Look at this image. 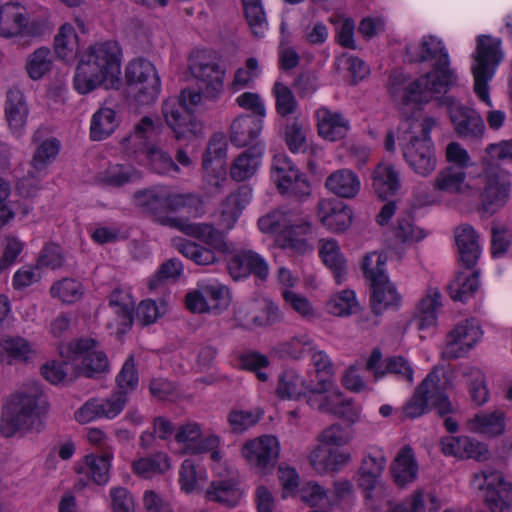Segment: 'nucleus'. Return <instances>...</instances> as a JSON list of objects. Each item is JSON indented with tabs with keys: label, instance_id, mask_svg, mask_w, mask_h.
<instances>
[{
	"label": "nucleus",
	"instance_id": "nucleus-1",
	"mask_svg": "<svg viewBox=\"0 0 512 512\" xmlns=\"http://www.w3.org/2000/svg\"><path fill=\"white\" fill-rule=\"evenodd\" d=\"M414 60L433 62V69L406 86L402 95L404 102L428 103L456 83L457 76L450 68L448 51L437 37L424 36Z\"/></svg>",
	"mask_w": 512,
	"mask_h": 512
},
{
	"label": "nucleus",
	"instance_id": "nucleus-2",
	"mask_svg": "<svg viewBox=\"0 0 512 512\" xmlns=\"http://www.w3.org/2000/svg\"><path fill=\"white\" fill-rule=\"evenodd\" d=\"M121 50L115 41L95 43L81 56L73 78L75 90L87 94L101 85L112 87L118 81Z\"/></svg>",
	"mask_w": 512,
	"mask_h": 512
},
{
	"label": "nucleus",
	"instance_id": "nucleus-3",
	"mask_svg": "<svg viewBox=\"0 0 512 512\" xmlns=\"http://www.w3.org/2000/svg\"><path fill=\"white\" fill-rule=\"evenodd\" d=\"M503 59L501 41L486 35L477 38L471 71L474 78V93L487 107L493 108L488 82L493 78L496 67ZM506 120L502 110L490 109L486 121L490 129L499 130Z\"/></svg>",
	"mask_w": 512,
	"mask_h": 512
},
{
	"label": "nucleus",
	"instance_id": "nucleus-4",
	"mask_svg": "<svg viewBox=\"0 0 512 512\" xmlns=\"http://www.w3.org/2000/svg\"><path fill=\"white\" fill-rule=\"evenodd\" d=\"M435 125V119L430 117L422 120L407 118L397 129L398 138L407 140L402 145L404 160L409 168L421 177H429L437 167L435 147L430 137Z\"/></svg>",
	"mask_w": 512,
	"mask_h": 512
},
{
	"label": "nucleus",
	"instance_id": "nucleus-5",
	"mask_svg": "<svg viewBox=\"0 0 512 512\" xmlns=\"http://www.w3.org/2000/svg\"><path fill=\"white\" fill-rule=\"evenodd\" d=\"M133 203L142 213L152 216L154 221L197 238L216 248H224L221 232L207 223H189L179 217L164 214V188L139 190L133 195Z\"/></svg>",
	"mask_w": 512,
	"mask_h": 512
},
{
	"label": "nucleus",
	"instance_id": "nucleus-6",
	"mask_svg": "<svg viewBox=\"0 0 512 512\" xmlns=\"http://www.w3.org/2000/svg\"><path fill=\"white\" fill-rule=\"evenodd\" d=\"M47 399L37 384H31L12 396L2 414L1 431L10 437L17 431L37 426L47 411Z\"/></svg>",
	"mask_w": 512,
	"mask_h": 512
},
{
	"label": "nucleus",
	"instance_id": "nucleus-7",
	"mask_svg": "<svg viewBox=\"0 0 512 512\" xmlns=\"http://www.w3.org/2000/svg\"><path fill=\"white\" fill-rule=\"evenodd\" d=\"M201 101V92L183 89L178 96L169 97L163 102L162 116L177 141L192 140L204 135V123L192 113Z\"/></svg>",
	"mask_w": 512,
	"mask_h": 512
},
{
	"label": "nucleus",
	"instance_id": "nucleus-8",
	"mask_svg": "<svg viewBox=\"0 0 512 512\" xmlns=\"http://www.w3.org/2000/svg\"><path fill=\"white\" fill-rule=\"evenodd\" d=\"M159 128L152 118L145 116L135 125L134 130L121 140V145L130 155H143L158 174L180 173V167L170 154L153 143L160 132Z\"/></svg>",
	"mask_w": 512,
	"mask_h": 512
},
{
	"label": "nucleus",
	"instance_id": "nucleus-9",
	"mask_svg": "<svg viewBox=\"0 0 512 512\" xmlns=\"http://www.w3.org/2000/svg\"><path fill=\"white\" fill-rule=\"evenodd\" d=\"M258 227L263 233L278 235L282 248L298 254L311 251L310 245L303 238L311 232V225L300 213L289 209H276L258 219Z\"/></svg>",
	"mask_w": 512,
	"mask_h": 512
},
{
	"label": "nucleus",
	"instance_id": "nucleus-10",
	"mask_svg": "<svg viewBox=\"0 0 512 512\" xmlns=\"http://www.w3.org/2000/svg\"><path fill=\"white\" fill-rule=\"evenodd\" d=\"M126 93L136 105H150L156 101L161 82L155 66L148 60L137 58L125 68Z\"/></svg>",
	"mask_w": 512,
	"mask_h": 512
},
{
	"label": "nucleus",
	"instance_id": "nucleus-11",
	"mask_svg": "<svg viewBox=\"0 0 512 512\" xmlns=\"http://www.w3.org/2000/svg\"><path fill=\"white\" fill-rule=\"evenodd\" d=\"M61 355L72 361L76 376L94 377L108 367V360L98 343L93 339H79L69 343Z\"/></svg>",
	"mask_w": 512,
	"mask_h": 512
},
{
	"label": "nucleus",
	"instance_id": "nucleus-12",
	"mask_svg": "<svg viewBox=\"0 0 512 512\" xmlns=\"http://www.w3.org/2000/svg\"><path fill=\"white\" fill-rule=\"evenodd\" d=\"M49 29L46 19L29 20L25 7L19 3L0 6V37L39 36Z\"/></svg>",
	"mask_w": 512,
	"mask_h": 512
},
{
	"label": "nucleus",
	"instance_id": "nucleus-13",
	"mask_svg": "<svg viewBox=\"0 0 512 512\" xmlns=\"http://www.w3.org/2000/svg\"><path fill=\"white\" fill-rule=\"evenodd\" d=\"M192 76L204 84L205 92L210 97H217L223 90L225 69L219 57L212 51L194 52L189 59Z\"/></svg>",
	"mask_w": 512,
	"mask_h": 512
},
{
	"label": "nucleus",
	"instance_id": "nucleus-14",
	"mask_svg": "<svg viewBox=\"0 0 512 512\" xmlns=\"http://www.w3.org/2000/svg\"><path fill=\"white\" fill-rule=\"evenodd\" d=\"M480 191L481 209L487 216L501 210L508 202L511 183L492 168L485 169L476 176Z\"/></svg>",
	"mask_w": 512,
	"mask_h": 512
},
{
	"label": "nucleus",
	"instance_id": "nucleus-15",
	"mask_svg": "<svg viewBox=\"0 0 512 512\" xmlns=\"http://www.w3.org/2000/svg\"><path fill=\"white\" fill-rule=\"evenodd\" d=\"M474 479L491 512H504L512 507V483L501 472L488 468L475 474Z\"/></svg>",
	"mask_w": 512,
	"mask_h": 512
},
{
	"label": "nucleus",
	"instance_id": "nucleus-16",
	"mask_svg": "<svg viewBox=\"0 0 512 512\" xmlns=\"http://www.w3.org/2000/svg\"><path fill=\"white\" fill-rule=\"evenodd\" d=\"M281 313L269 299H256L240 303L234 309L233 320L246 330L268 327L279 322Z\"/></svg>",
	"mask_w": 512,
	"mask_h": 512
},
{
	"label": "nucleus",
	"instance_id": "nucleus-17",
	"mask_svg": "<svg viewBox=\"0 0 512 512\" xmlns=\"http://www.w3.org/2000/svg\"><path fill=\"white\" fill-rule=\"evenodd\" d=\"M279 451L277 438L272 435H263L246 442L241 454L251 467L260 472H267L276 465Z\"/></svg>",
	"mask_w": 512,
	"mask_h": 512
},
{
	"label": "nucleus",
	"instance_id": "nucleus-18",
	"mask_svg": "<svg viewBox=\"0 0 512 512\" xmlns=\"http://www.w3.org/2000/svg\"><path fill=\"white\" fill-rule=\"evenodd\" d=\"M432 185L436 191L468 198L477 196L480 191L476 177H468L465 170L455 166L441 169Z\"/></svg>",
	"mask_w": 512,
	"mask_h": 512
},
{
	"label": "nucleus",
	"instance_id": "nucleus-19",
	"mask_svg": "<svg viewBox=\"0 0 512 512\" xmlns=\"http://www.w3.org/2000/svg\"><path fill=\"white\" fill-rule=\"evenodd\" d=\"M482 332L474 320L458 323L447 335L446 344L442 350L445 360L464 357L480 340Z\"/></svg>",
	"mask_w": 512,
	"mask_h": 512
},
{
	"label": "nucleus",
	"instance_id": "nucleus-20",
	"mask_svg": "<svg viewBox=\"0 0 512 512\" xmlns=\"http://www.w3.org/2000/svg\"><path fill=\"white\" fill-rule=\"evenodd\" d=\"M127 397L123 393L113 392L109 397L92 398L76 410L74 417L80 424H87L96 419H114L124 409Z\"/></svg>",
	"mask_w": 512,
	"mask_h": 512
},
{
	"label": "nucleus",
	"instance_id": "nucleus-21",
	"mask_svg": "<svg viewBox=\"0 0 512 512\" xmlns=\"http://www.w3.org/2000/svg\"><path fill=\"white\" fill-rule=\"evenodd\" d=\"M386 462L387 460L382 448L370 446L364 451L357 473V482L367 498H371L372 492L380 486Z\"/></svg>",
	"mask_w": 512,
	"mask_h": 512
},
{
	"label": "nucleus",
	"instance_id": "nucleus-22",
	"mask_svg": "<svg viewBox=\"0 0 512 512\" xmlns=\"http://www.w3.org/2000/svg\"><path fill=\"white\" fill-rule=\"evenodd\" d=\"M449 382L445 374L438 369L431 370L423 381L417 386L421 395L434 407L437 412L444 416L454 413L455 407L447 396Z\"/></svg>",
	"mask_w": 512,
	"mask_h": 512
},
{
	"label": "nucleus",
	"instance_id": "nucleus-23",
	"mask_svg": "<svg viewBox=\"0 0 512 512\" xmlns=\"http://www.w3.org/2000/svg\"><path fill=\"white\" fill-rule=\"evenodd\" d=\"M174 439L182 446L180 454H203L220 445L218 436L203 435L201 426L196 422H187L178 426Z\"/></svg>",
	"mask_w": 512,
	"mask_h": 512
},
{
	"label": "nucleus",
	"instance_id": "nucleus-24",
	"mask_svg": "<svg viewBox=\"0 0 512 512\" xmlns=\"http://www.w3.org/2000/svg\"><path fill=\"white\" fill-rule=\"evenodd\" d=\"M111 459L112 454L109 452H105L102 455H86L75 467L76 473L79 475L75 487L83 489L89 482L97 485H106L109 481Z\"/></svg>",
	"mask_w": 512,
	"mask_h": 512
},
{
	"label": "nucleus",
	"instance_id": "nucleus-25",
	"mask_svg": "<svg viewBox=\"0 0 512 512\" xmlns=\"http://www.w3.org/2000/svg\"><path fill=\"white\" fill-rule=\"evenodd\" d=\"M344 396L332 378H319L315 385L308 389L307 404L322 413L333 415Z\"/></svg>",
	"mask_w": 512,
	"mask_h": 512
},
{
	"label": "nucleus",
	"instance_id": "nucleus-26",
	"mask_svg": "<svg viewBox=\"0 0 512 512\" xmlns=\"http://www.w3.org/2000/svg\"><path fill=\"white\" fill-rule=\"evenodd\" d=\"M228 269L236 280L252 274L260 281H266L269 276L267 261L253 250H241L235 253L228 262Z\"/></svg>",
	"mask_w": 512,
	"mask_h": 512
},
{
	"label": "nucleus",
	"instance_id": "nucleus-27",
	"mask_svg": "<svg viewBox=\"0 0 512 512\" xmlns=\"http://www.w3.org/2000/svg\"><path fill=\"white\" fill-rule=\"evenodd\" d=\"M449 115L454 129L459 136L476 139L484 135L485 124L476 110L451 100L449 103Z\"/></svg>",
	"mask_w": 512,
	"mask_h": 512
},
{
	"label": "nucleus",
	"instance_id": "nucleus-28",
	"mask_svg": "<svg viewBox=\"0 0 512 512\" xmlns=\"http://www.w3.org/2000/svg\"><path fill=\"white\" fill-rule=\"evenodd\" d=\"M318 135L329 142L345 138L350 130V121L338 111L320 107L315 111Z\"/></svg>",
	"mask_w": 512,
	"mask_h": 512
},
{
	"label": "nucleus",
	"instance_id": "nucleus-29",
	"mask_svg": "<svg viewBox=\"0 0 512 512\" xmlns=\"http://www.w3.org/2000/svg\"><path fill=\"white\" fill-rule=\"evenodd\" d=\"M318 217L328 230L339 233L350 227L352 210L336 199H322L318 203Z\"/></svg>",
	"mask_w": 512,
	"mask_h": 512
},
{
	"label": "nucleus",
	"instance_id": "nucleus-30",
	"mask_svg": "<svg viewBox=\"0 0 512 512\" xmlns=\"http://www.w3.org/2000/svg\"><path fill=\"white\" fill-rule=\"evenodd\" d=\"M441 450L445 455L461 459L473 458L485 461L490 457L486 445L467 436H447L441 440Z\"/></svg>",
	"mask_w": 512,
	"mask_h": 512
},
{
	"label": "nucleus",
	"instance_id": "nucleus-31",
	"mask_svg": "<svg viewBox=\"0 0 512 512\" xmlns=\"http://www.w3.org/2000/svg\"><path fill=\"white\" fill-rule=\"evenodd\" d=\"M309 463L318 474L338 472L351 461L347 451L317 445L309 454Z\"/></svg>",
	"mask_w": 512,
	"mask_h": 512
},
{
	"label": "nucleus",
	"instance_id": "nucleus-32",
	"mask_svg": "<svg viewBox=\"0 0 512 512\" xmlns=\"http://www.w3.org/2000/svg\"><path fill=\"white\" fill-rule=\"evenodd\" d=\"M251 197V189L246 186L227 195L219 205V224L227 230L232 229Z\"/></svg>",
	"mask_w": 512,
	"mask_h": 512
},
{
	"label": "nucleus",
	"instance_id": "nucleus-33",
	"mask_svg": "<svg viewBox=\"0 0 512 512\" xmlns=\"http://www.w3.org/2000/svg\"><path fill=\"white\" fill-rule=\"evenodd\" d=\"M372 188L380 198L395 195L401 188V172L392 163L380 162L371 175Z\"/></svg>",
	"mask_w": 512,
	"mask_h": 512
},
{
	"label": "nucleus",
	"instance_id": "nucleus-34",
	"mask_svg": "<svg viewBox=\"0 0 512 512\" xmlns=\"http://www.w3.org/2000/svg\"><path fill=\"white\" fill-rule=\"evenodd\" d=\"M454 235L460 261L467 268H472L477 263L481 254L479 235L468 224L457 227Z\"/></svg>",
	"mask_w": 512,
	"mask_h": 512
},
{
	"label": "nucleus",
	"instance_id": "nucleus-35",
	"mask_svg": "<svg viewBox=\"0 0 512 512\" xmlns=\"http://www.w3.org/2000/svg\"><path fill=\"white\" fill-rule=\"evenodd\" d=\"M263 121L259 117H250L246 114L237 116L231 123L230 141L237 147L252 144L263 129Z\"/></svg>",
	"mask_w": 512,
	"mask_h": 512
},
{
	"label": "nucleus",
	"instance_id": "nucleus-36",
	"mask_svg": "<svg viewBox=\"0 0 512 512\" xmlns=\"http://www.w3.org/2000/svg\"><path fill=\"white\" fill-rule=\"evenodd\" d=\"M29 109L23 93L19 89L7 92L5 117L10 130L17 136L22 134L27 122Z\"/></svg>",
	"mask_w": 512,
	"mask_h": 512
},
{
	"label": "nucleus",
	"instance_id": "nucleus-37",
	"mask_svg": "<svg viewBox=\"0 0 512 512\" xmlns=\"http://www.w3.org/2000/svg\"><path fill=\"white\" fill-rule=\"evenodd\" d=\"M263 153L264 146L261 143H255L243 151L230 167L231 178L241 182L252 177L261 164Z\"/></svg>",
	"mask_w": 512,
	"mask_h": 512
},
{
	"label": "nucleus",
	"instance_id": "nucleus-38",
	"mask_svg": "<svg viewBox=\"0 0 512 512\" xmlns=\"http://www.w3.org/2000/svg\"><path fill=\"white\" fill-rule=\"evenodd\" d=\"M318 251L322 262L332 271L336 282L341 284L346 279L347 261L338 242L333 238L320 239Z\"/></svg>",
	"mask_w": 512,
	"mask_h": 512
},
{
	"label": "nucleus",
	"instance_id": "nucleus-39",
	"mask_svg": "<svg viewBox=\"0 0 512 512\" xmlns=\"http://www.w3.org/2000/svg\"><path fill=\"white\" fill-rule=\"evenodd\" d=\"M325 187L338 197L351 199L359 193L361 182L353 171L339 169L326 178Z\"/></svg>",
	"mask_w": 512,
	"mask_h": 512
},
{
	"label": "nucleus",
	"instance_id": "nucleus-40",
	"mask_svg": "<svg viewBox=\"0 0 512 512\" xmlns=\"http://www.w3.org/2000/svg\"><path fill=\"white\" fill-rule=\"evenodd\" d=\"M391 474L399 487H404L416 480L418 465L411 447L404 446L400 449L391 464Z\"/></svg>",
	"mask_w": 512,
	"mask_h": 512
},
{
	"label": "nucleus",
	"instance_id": "nucleus-41",
	"mask_svg": "<svg viewBox=\"0 0 512 512\" xmlns=\"http://www.w3.org/2000/svg\"><path fill=\"white\" fill-rule=\"evenodd\" d=\"M131 469L135 475L144 479H151L156 475L165 474L171 469V458L167 453L158 451L134 459L131 463Z\"/></svg>",
	"mask_w": 512,
	"mask_h": 512
},
{
	"label": "nucleus",
	"instance_id": "nucleus-42",
	"mask_svg": "<svg viewBox=\"0 0 512 512\" xmlns=\"http://www.w3.org/2000/svg\"><path fill=\"white\" fill-rule=\"evenodd\" d=\"M208 475L205 468L192 459H185L179 468L180 489L186 494L204 493Z\"/></svg>",
	"mask_w": 512,
	"mask_h": 512
},
{
	"label": "nucleus",
	"instance_id": "nucleus-43",
	"mask_svg": "<svg viewBox=\"0 0 512 512\" xmlns=\"http://www.w3.org/2000/svg\"><path fill=\"white\" fill-rule=\"evenodd\" d=\"M221 235L223 234L221 233ZM222 239H224V236H222ZM223 242L225 245L224 248H216L208 243L209 248H207L183 238H176L173 240V246L184 257L192 260L197 265H210L216 262L214 250L223 252L228 249L225 240H223ZM204 243L206 244V242Z\"/></svg>",
	"mask_w": 512,
	"mask_h": 512
},
{
	"label": "nucleus",
	"instance_id": "nucleus-44",
	"mask_svg": "<svg viewBox=\"0 0 512 512\" xmlns=\"http://www.w3.org/2000/svg\"><path fill=\"white\" fill-rule=\"evenodd\" d=\"M33 141L35 150L30 162L31 168L38 175H45L47 167L56 159L60 151V142L54 137L40 141L37 134L34 135Z\"/></svg>",
	"mask_w": 512,
	"mask_h": 512
},
{
	"label": "nucleus",
	"instance_id": "nucleus-45",
	"mask_svg": "<svg viewBox=\"0 0 512 512\" xmlns=\"http://www.w3.org/2000/svg\"><path fill=\"white\" fill-rule=\"evenodd\" d=\"M203 494L207 501L230 508L236 506L242 497V492L233 480L213 481Z\"/></svg>",
	"mask_w": 512,
	"mask_h": 512
},
{
	"label": "nucleus",
	"instance_id": "nucleus-46",
	"mask_svg": "<svg viewBox=\"0 0 512 512\" xmlns=\"http://www.w3.org/2000/svg\"><path fill=\"white\" fill-rule=\"evenodd\" d=\"M116 112L109 107L99 108L91 117L90 138L93 141H101L112 135L119 125Z\"/></svg>",
	"mask_w": 512,
	"mask_h": 512
},
{
	"label": "nucleus",
	"instance_id": "nucleus-47",
	"mask_svg": "<svg viewBox=\"0 0 512 512\" xmlns=\"http://www.w3.org/2000/svg\"><path fill=\"white\" fill-rule=\"evenodd\" d=\"M470 431L493 437L503 433L505 429L504 414L496 410L490 413H478L467 421Z\"/></svg>",
	"mask_w": 512,
	"mask_h": 512
},
{
	"label": "nucleus",
	"instance_id": "nucleus-48",
	"mask_svg": "<svg viewBox=\"0 0 512 512\" xmlns=\"http://www.w3.org/2000/svg\"><path fill=\"white\" fill-rule=\"evenodd\" d=\"M188 208L190 213L200 216L205 212L202 197L192 193H172L164 189V213Z\"/></svg>",
	"mask_w": 512,
	"mask_h": 512
},
{
	"label": "nucleus",
	"instance_id": "nucleus-49",
	"mask_svg": "<svg viewBox=\"0 0 512 512\" xmlns=\"http://www.w3.org/2000/svg\"><path fill=\"white\" fill-rule=\"evenodd\" d=\"M305 379L295 369L284 370L278 379L276 394L282 399H298L308 392Z\"/></svg>",
	"mask_w": 512,
	"mask_h": 512
},
{
	"label": "nucleus",
	"instance_id": "nucleus-50",
	"mask_svg": "<svg viewBox=\"0 0 512 512\" xmlns=\"http://www.w3.org/2000/svg\"><path fill=\"white\" fill-rule=\"evenodd\" d=\"M371 285V307L372 311L378 315L389 306L398 304L400 296L394 285L387 277L370 284Z\"/></svg>",
	"mask_w": 512,
	"mask_h": 512
},
{
	"label": "nucleus",
	"instance_id": "nucleus-51",
	"mask_svg": "<svg viewBox=\"0 0 512 512\" xmlns=\"http://www.w3.org/2000/svg\"><path fill=\"white\" fill-rule=\"evenodd\" d=\"M54 49L59 58L70 61L76 58L79 41L75 28L71 24H63L55 36Z\"/></svg>",
	"mask_w": 512,
	"mask_h": 512
},
{
	"label": "nucleus",
	"instance_id": "nucleus-52",
	"mask_svg": "<svg viewBox=\"0 0 512 512\" xmlns=\"http://www.w3.org/2000/svg\"><path fill=\"white\" fill-rule=\"evenodd\" d=\"M326 308L328 313L334 316L347 317L357 313L360 306L355 292L351 289H344L331 295Z\"/></svg>",
	"mask_w": 512,
	"mask_h": 512
},
{
	"label": "nucleus",
	"instance_id": "nucleus-53",
	"mask_svg": "<svg viewBox=\"0 0 512 512\" xmlns=\"http://www.w3.org/2000/svg\"><path fill=\"white\" fill-rule=\"evenodd\" d=\"M479 288V278L476 272H460L449 283L448 292L453 300L464 302L472 297Z\"/></svg>",
	"mask_w": 512,
	"mask_h": 512
},
{
	"label": "nucleus",
	"instance_id": "nucleus-54",
	"mask_svg": "<svg viewBox=\"0 0 512 512\" xmlns=\"http://www.w3.org/2000/svg\"><path fill=\"white\" fill-rule=\"evenodd\" d=\"M313 346V339L308 333H299L279 343L276 347V352L281 357L299 360L306 352L312 351Z\"/></svg>",
	"mask_w": 512,
	"mask_h": 512
},
{
	"label": "nucleus",
	"instance_id": "nucleus-55",
	"mask_svg": "<svg viewBox=\"0 0 512 512\" xmlns=\"http://www.w3.org/2000/svg\"><path fill=\"white\" fill-rule=\"evenodd\" d=\"M140 178V173L134 168L115 164L99 174L101 184L108 187H121Z\"/></svg>",
	"mask_w": 512,
	"mask_h": 512
},
{
	"label": "nucleus",
	"instance_id": "nucleus-56",
	"mask_svg": "<svg viewBox=\"0 0 512 512\" xmlns=\"http://www.w3.org/2000/svg\"><path fill=\"white\" fill-rule=\"evenodd\" d=\"M41 371L43 377L52 384L68 383L77 377L76 369L69 359L47 362Z\"/></svg>",
	"mask_w": 512,
	"mask_h": 512
},
{
	"label": "nucleus",
	"instance_id": "nucleus-57",
	"mask_svg": "<svg viewBox=\"0 0 512 512\" xmlns=\"http://www.w3.org/2000/svg\"><path fill=\"white\" fill-rule=\"evenodd\" d=\"M441 294L437 289H430L418 307V328L425 329L436 324V311L441 306Z\"/></svg>",
	"mask_w": 512,
	"mask_h": 512
},
{
	"label": "nucleus",
	"instance_id": "nucleus-58",
	"mask_svg": "<svg viewBox=\"0 0 512 512\" xmlns=\"http://www.w3.org/2000/svg\"><path fill=\"white\" fill-rule=\"evenodd\" d=\"M246 20L257 37L264 35L267 30L266 13L261 0H241Z\"/></svg>",
	"mask_w": 512,
	"mask_h": 512
},
{
	"label": "nucleus",
	"instance_id": "nucleus-59",
	"mask_svg": "<svg viewBox=\"0 0 512 512\" xmlns=\"http://www.w3.org/2000/svg\"><path fill=\"white\" fill-rule=\"evenodd\" d=\"M50 294L63 303L71 304L81 299L83 287L79 281L73 278H63L52 284Z\"/></svg>",
	"mask_w": 512,
	"mask_h": 512
},
{
	"label": "nucleus",
	"instance_id": "nucleus-60",
	"mask_svg": "<svg viewBox=\"0 0 512 512\" xmlns=\"http://www.w3.org/2000/svg\"><path fill=\"white\" fill-rule=\"evenodd\" d=\"M52 67L51 51L46 47L36 49L27 57L26 70L33 80L42 78Z\"/></svg>",
	"mask_w": 512,
	"mask_h": 512
},
{
	"label": "nucleus",
	"instance_id": "nucleus-61",
	"mask_svg": "<svg viewBox=\"0 0 512 512\" xmlns=\"http://www.w3.org/2000/svg\"><path fill=\"white\" fill-rule=\"evenodd\" d=\"M276 185L278 191L283 195L292 196L298 199H302L310 195L311 187L306 177L299 172H294V175H288L282 181Z\"/></svg>",
	"mask_w": 512,
	"mask_h": 512
},
{
	"label": "nucleus",
	"instance_id": "nucleus-62",
	"mask_svg": "<svg viewBox=\"0 0 512 512\" xmlns=\"http://www.w3.org/2000/svg\"><path fill=\"white\" fill-rule=\"evenodd\" d=\"M352 438V433L347 428L339 423H333L320 432L317 440L320 444L333 448L348 445Z\"/></svg>",
	"mask_w": 512,
	"mask_h": 512
},
{
	"label": "nucleus",
	"instance_id": "nucleus-63",
	"mask_svg": "<svg viewBox=\"0 0 512 512\" xmlns=\"http://www.w3.org/2000/svg\"><path fill=\"white\" fill-rule=\"evenodd\" d=\"M470 397L476 405H482L488 401L489 393L485 382V376L477 368H469L465 372Z\"/></svg>",
	"mask_w": 512,
	"mask_h": 512
},
{
	"label": "nucleus",
	"instance_id": "nucleus-64",
	"mask_svg": "<svg viewBox=\"0 0 512 512\" xmlns=\"http://www.w3.org/2000/svg\"><path fill=\"white\" fill-rule=\"evenodd\" d=\"M386 375L391 374L397 380L411 386L414 382V368L411 362L403 356H391L385 359Z\"/></svg>",
	"mask_w": 512,
	"mask_h": 512
}]
</instances>
